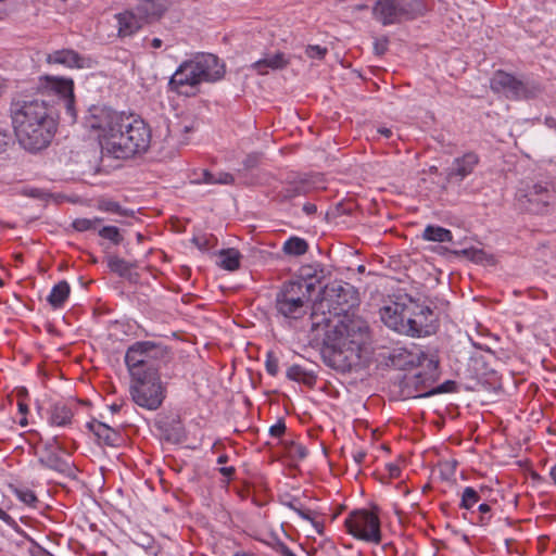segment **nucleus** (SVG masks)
Instances as JSON below:
<instances>
[{"instance_id":"nucleus-1","label":"nucleus","mask_w":556,"mask_h":556,"mask_svg":"<svg viewBox=\"0 0 556 556\" xmlns=\"http://www.w3.org/2000/svg\"><path fill=\"white\" fill-rule=\"evenodd\" d=\"M323 301L330 314L343 318L332 324L325 316L312 314L309 343L321 345L323 359L329 367L341 372L361 369L365 364L369 328L364 320L349 317L359 303L356 289L342 280L332 281L323 288Z\"/></svg>"},{"instance_id":"nucleus-2","label":"nucleus","mask_w":556,"mask_h":556,"mask_svg":"<svg viewBox=\"0 0 556 556\" xmlns=\"http://www.w3.org/2000/svg\"><path fill=\"white\" fill-rule=\"evenodd\" d=\"M10 115L20 144L29 152L50 146L58 130L55 111L47 99L18 93L10 104Z\"/></svg>"},{"instance_id":"nucleus-3","label":"nucleus","mask_w":556,"mask_h":556,"mask_svg":"<svg viewBox=\"0 0 556 556\" xmlns=\"http://www.w3.org/2000/svg\"><path fill=\"white\" fill-rule=\"evenodd\" d=\"M380 317L390 329L412 338L428 337L439 329L434 311L406 293L381 307Z\"/></svg>"},{"instance_id":"nucleus-4","label":"nucleus","mask_w":556,"mask_h":556,"mask_svg":"<svg viewBox=\"0 0 556 556\" xmlns=\"http://www.w3.org/2000/svg\"><path fill=\"white\" fill-rule=\"evenodd\" d=\"M225 75L224 64L211 53L198 54L177 67L168 81V89L186 97L195 96L202 83H214Z\"/></svg>"},{"instance_id":"nucleus-5","label":"nucleus","mask_w":556,"mask_h":556,"mask_svg":"<svg viewBox=\"0 0 556 556\" xmlns=\"http://www.w3.org/2000/svg\"><path fill=\"white\" fill-rule=\"evenodd\" d=\"M118 119L114 134H111L103 144V151L121 160L146 153L152 139L149 124L139 116L123 113Z\"/></svg>"},{"instance_id":"nucleus-6","label":"nucleus","mask_w":556,"mask_h":556,"mask_svg":"<svg viewBox=\"0 0 556 556\" xmlns=\"http://www.w3.org/2000/svg\"><path fill=\"white\" fill-rule=\"evenodd\" d=\"M170 358L167 346L152 341H137L128 346L125 364L130 376L148 375L149 371H160L161 363Z\"/></svg>"},{"instance_id":"nucleus-7","label":"nucleus","mask_w":556,"mask_h":556,"mask_svg":"<svg viewBox=\"0 0 556 556\" xmlns=\"http://www.w3.org/2000/svg\"><path fill=\"white\" fill-rule=\"evenodd\" d=\"M313 285L305 281H285L276 293L275 308L287 319H300L309 309Z\"/></svg>"},{"instance_id":"nucleus-8","label":"nucleus","mask_w":556,"mask_h":556,"mask_svg":"<svg viewBox=\"0 0 556 556\" xmlns=\"http://www.w3.org/2000/svg\"><path fill=\"white\" fill-rule=\"evenodd\" d=\"M130 379L129 393L138 406L155 410L162 405L165 389L160 372L149 371L148 375H140V377L130 376Z\"/></svg>"},{"instance_id":"nucleus-9","label":"nucleus","mask_w":556,"mask_h":556,"mask_svg":"<svg viewBox=\"0 0 556 556\" xmlns=\"http://www.w3.org/2000/svg\"><path fill=\"white\" fill-rule=\"evenodd\" d=\"M346 531L355 539L379 544L381 542L380 519L375 511L356 509L344 521Z\"/></svg>"},{"instance_id":"nucleus-10","label":"nucleus","mask_w":556,"mask_h":556,"mask_svg":"<svg viewBox=\"0 0 556 556\" xmlns=\"http://www.w3.org/2000/svg\"><path fill=\"white\" fill-rule=\"evenodd\" d=\"M490 86L494 92H502L507 98L514 100L530 99L535 97L536 93L535 88H530L527 84L515 77L513 74L502 70H498L493 74L490 80Z\"/></svg>"},{"instance_id":"nucleus-11","label":"nucleus","mask_w":556,"mask_h":556,"mask_svg":"<svg viewBox=\"0 0 556 556\" xmlns=\"http://www.w3.org/2000/svg\"><path fill=\"white\" fill-rule=\"evenodd\" d=\"M523 204L530 213L543 214L555 202L556 192L551 182H534L521 190Z\"/></svg>"},{"instance_id":"nucleus-12","label":"nucleus","mask_w":556,"mask_h":556,"mask_svg":"<svg viewBox=\"0 0 556 556\" xmlns=\"http://www.w3.org/2000/svg\"><path fill=\"white\" fill-rule=\"evenodd\" d=\"M74 91V81L72 78L56 77V76H41L37 91L31 94L33 97H46L54 96L58 100L62 101L68 96H72Z\"/></svg>"},{"instance_id":"nucleus-13","label":"nucleus","mask_w":556,"mask_h":556,"mask_svg":"<svg viewBox=\"0 0 556 556\" xmlns=\"http://www.w3.org/2000/svg\"><path fill=\"white\" fill-rule=\"evenodd\" d=\"M121 115L122 113L100 109L86 118V126L91 130L99 131L98 137L102 148L106 143L108 137L114 134Z\"/></svg>"},{"instance_id":"nucleus-14","label":"nucleus","mask_w":556,"mask_h":556,"mask_svg":"<svg viewBox=\"0 0 556 556\" xmlns=\"http://www.w3.org/2000/svg\"><path fill=\"white\" fill-rule=\"evenodd\" d=\"M61 452L56 451V448H50V445L42 447L38 454V463L41 467L63 477L74 478L75 466L67 457H63Z\"/></svg>"},{"instance_id":"nucleus-15","label":"nucleus","mask_w":556,"mask_h":556,"mask_svg":"<svg viewBox=\"0 0 556 556\" xmlns=\"http://www.w3.org/2000/svg\"><path fill=\"white\" fill-rule=\"evenodd\" d=\"M46 62L63 65L67 68H90L92 64L90 58L80 55L73 49L55 50L47 55Z\"/></svg>"},{"instance_id":"nucleus-16","label":"nucleus","mask_w":556,"mask_h":556,"mask_svg":"<svg viewBox=\"0 0 556 556\" xmlns=\"http://www.w3.org/2000/svg\"><path fill=\"white\" fill-rule=\"evenodd\" d=\"M399 7V0H376L372 15L382 25L400 24L404 22Z\"/></svg>"},{"instance_id":"nucleus-17","label":"nucleus","mask_w":556,"mask_h":556,"mask_svg":"<svg viewBox=\"0 0 556 556\" xmlns=\"http://www.w3.org/2000/svg\"><path fill=\"white\" fill-rule=\"evenodd\" d=\"M479 163V156L475 152H467L460 157H456L452 166L447 169L446 178L448 181L454 179L462 181L470 175Z\"/></svg>"},{"instance_id":"nucleus-18","label":"nucleus","mask_w":556,"mask_h":556,"mask_svg":"<svg viewBox=\"0 0 556 556\" xmlns=\"http://www.w3.org/2000/svg\"><path fill=\"white\" fill-rule=\"evenodd\" d=\"M168 8V0H139L136 10L142 21L151 23L159 21Z\"/></svg>"},{"instance_id":"nucleus-19","label":"nucleus","mask_w":556,"mask_h":556,"mask_svg":"<svg viewBox=\"0 0 556 556\" xmlns=\"http://www.w3.org/2000/svg\"><path fill=\"white\" fill-rule=\"evenodd\" d=\"M87 428L97 437L100 444L118 446L123 441L121 433L116 429L102 421L93 419L87 424Z\"/></svg>"},{"instance_id":"nucleus-20","label":"nucleus","mask_w":556,"mask_h":556,"mask_svg":"<svg viewBox=\"0 0 556 556\" xmlns=\"http://www.w3.org/2000/svg\"><path fill=\"white\" fill-rule=\"evenodd\" d=\"M157 428L162 431L166 441L178 444L186 440L185 427L179 416H173L157 422Z\"/></svg>"},{"instance_id":"nucleus-21","label":"nucleus","mask_w":556,"mask_h":556,"mask_svg":"<svg viewBox=\"0 0 556 556\" xmlns=\"http://www.w3.org/2000/svg\"><path fill=\"white\" fill-rule=\"evenodd\" d=\"M48 422L54 427H67L72 425L74 417L73 406L65 402H56L49 408Z\"/></svg>"},{"instance_id":"nucleus-22","label":"nucleus","mask_w":556,"mask_h":556,"mask_svg":"<svg viewBox=\"0 0 556 556\" xmlns=\"http://www.w3.org/2000/svg\"><path fill=\"white\" fill-rule=\"evenodd\" d=\"M118 37L132 36L142 27V18L132 11H124L115 15Z\"/></svg>"},{"instance_id":"nucleus-23","label":"nucleus","mask_w":556,"mask_h":556,"mask_svg":"<svg viewBox=\"0 0 556 556\" xmlns=\"http://www.w3.org/2000/svg\"><path fill=\"white\" fill-rule=\"evenodd\" d=\"M289 63L290 61L286 58L283 52H277L271 56H266L253 62L250 67L258 75H266L269 70H283L289 65Z\"/></svg>"},{"instance_id":"nucleus-24","label":"nucleus","mask_w":556,"mask_h":556,"mask_svg":"<svg viewBox=\"0 0 556 556\" xmlns=\"http://www.w3.org/2000/svg\"><path fill=\"white\" fill-rule=\"evenodd\" d=\"M401 14L405 21H413L422 16L428 11L427 4L424 0H399Z\"/></svg>"},{"instance_id":"nucleus-25","label":"nucleus","mask_w":556,"mask_h":556,"mask_svg":"<svg viewBox=\"0 0 556 556\" xmlns=\"http://www.w3.org/2000/svg\"><path fill=\"white\" fill-rule=\"evenodd\" d=\"M308 189L307 184L304 181L291 182L282 187L281 190L276 193L275 199L280 203L288 202L294 198L305 195Z\"/></svg>"},{"instance_id":"nucleus-26","label":"nucleus","mask_w":556,"mask_h":556,"mask_svg":"<svg viewBox=\"0 0 556 556\" xmlns=\"http://www.w3.org/2000/svg\"><path fill=\"white\" fill-rule=\"evenodd\" d=\"M108 267L112 273L117 274L119 277L127 278L130 281L137 280L139 277L138 274L132 275L130 273V269L136 267V263L127 262L116 255H111L108 257Z\"/></svg>"},{"instance_id":"nucleus-27","label":"nucleus","mask_w":556,"mask_h":556,"mask_svg":"<svg viewBox=\"0 0 556 556\" xmlns=\"http://www.w3.org/2000/svg\"><path fill=\"white\" fill-rule=\"evenodd\" d=\"M286 376L289 380L303 383L309 388L315 386L317 379L313 371H308L296 364L288 368Z\"/></svg>"},{"instance_id":"nucleus-28","label":"nucleus","mask_w":556,"mask_h":556,"mask_svg":"<svg viewBox=\"0 0 556 556\" xmlns=\"http://www.w3.org/2000/svg\"><path fill=\"white\" fill-rule=\"evenodd\" d=\"M421 238L426 241L432 242H451L453 240V235L450 229H446L437 225H428L421 235Z\"/></svg>"},{"instance_id":"nucleus-29","label":"nucleus","mask_w":556,"mask_h":556,"mask_svg":"<svg viewBox=\"0 0 556 556\" xmlns=\"http://www.w3.org/2000/svg\"><path fill=\"white\" fill-rule=\"evenodd\" d=\"M70 291H71V288H70L68 282L65 280H62V281L58 282L55 286H53L50 294L47 298V301L49 302V304L52 307L59 308L64 304V302L68 298Z\"/></svg>"},{"instance_id":"nucleus-30","label":"nucleus","mask_w":556,"mask_h":556,"mask_svg":"<svg viewBox=\"0 0 556 556\" xmlns=\"http://www.w3.org/2000/svg\"><path fill=\"white\" fill-rule=\"evenodd\" d=\"M308 250V243L305 239L300 237H290L287 241H285L282 251L286 255L289 256H301L305 254Z\"/></svg>"},{"instance_id":"nucleus-31","label":"nucleus","mask_w":556,"mask_h":556,"mask_svg":"<svg viewBox=\"0 0 556 556\" xmlns=\"http://www.w3.org/2000/svg\"><path fill=\"white\" fill-rule=\"evenodd\" d=\"M219 266L226 270L233 271L240 267V253L235 249L222 250L219 253Z\"/></svg>"},{"instance_id":"nucleus-32","label":"nucleus","mask_w":556,"mask_h":556,"mask_svg":"<svg viewBox=\"0 0 556 556\" xmlns=\"http://www.w3.org/2000/svg\"><path fill=\"white\" fill-rule=\"evenodd\" d=\"M453 253L456 255H463L477 264H483L484 262H490L492 260L491 255L486 254L483 250L476 248L463 249L460 251H454Z\"/></svg>"},{"instance_id":"nucleus-33","label":"nucleus","mask_w":556,"mask_h":556,"mask_svg":"<svg viewBox=\"0 0 556 556\" xmlns=\"http://www.w3.org/2000/svg\"><path fill=\"white\" fill-rule=\"evenodd\" d=\"M98 208L103 212L117 214L121 216L134 215L132 211L125 210L116 201L102 199L98 202Z\"/></svg>"},{"instance_id":"nucleus-34","label":"nucleus","mask_w":556,"mask_h":556,"mask_svg":"<svg viewBox=\"0 0 556 556\" xmlns=\"http://www.w3.org/2000/svg\"><path fill=\"white\" fill-rule=\"evenodd\" d=\"M481 500L480 494L471 486H466L462 494L459 507L470 510Z\"/></svg>"},{"instance_id":"nucleus-35","label":"nucleus","mask_w":556,"mask_h":556,"mask_svg":"<svg viewBox=\"0 0 556 556\" xmlns=\"http://www.w3.org/2000/svg\"><path fill=\"white\" fill-rule=\"evenodd\" d=\"M292 281L312 282L314 292L316 283L320 282V277L318 276V270L313 266H303L300 269V276L296 279H293Z\"/></svg>"},{"instance_id":"nucleus-36","label":"nucleus","mask_w":556,"mask_h":556,"mask_svg":"<svg viewBox=\"0 0 556 556\" xmlns=\"http://www.w3.org/2000/svg\"><path fill=\"white\" fill-rule=\"evenodd\" d=\"M99 236L103 239L110 240L113 244L118 245L123 242V236L119 229L115 226H104L99 230Z\"/></svg>"},{"instance_id":"nucleus-37","label":"nucleus","mask_w":556,"mask_h":556,"mask_svg":"<svg viewBox=\"0 0 556 556\" xmlns=\"http://www.w3.org/2000/svg\"><path fill=\"white\" fill-rule=\"evenodd\" d=\"M456 389H457V384L455 381L446 380L443 383H441L440 386H438L435 388H431L428 391L421 390V393H419L418 396H431V395L439 394V393H448V392L456 391Z\"/></svg>"},{"instance_id":"nucleus-38","label":"nucleus","mask_w":556,"mask_h":556,"mask_svg":"<svg viewBox=\"0 0 556 556\" xmlns=\"http://www.w3.org/2000/svg\"><path fill=\"white\" fill-rule=\"evenodd\" d=\"M103 219L100 218V217H94L92 219L90 218H76L72 226L75 230L77 231H87V230H91V229H94L96 226L100 223H102Z\"/></svg>"},{"instance_id":"nucleus-39","label":"nucleus","mask_w":556,"mask_h":556,"mask_svg":"<svg viewBox=\"0 0 556 556\" xmlns=\"http://www.w3.org/2000/svg\"><path fill=\"white\" fill-rule=\"evenodd\" d=\"M287 453L289 457L296 460L304 459L308 454L307 448L303 444L293 441L287 444Z\"/></svg>"},{"instance_id":"nucleus-40","label":"nucleus","mask_w":556,"mask_h":556,"mask_svg":"<svg viewBox=\"0 0 556 556\" xmlns=\"http://www.w3.org/2000/svg\"><path fill=\"white\" fill-rule=\"evenodd\" d=\"M15 495L20 501L25 503L28 506H35V504L38 502V498L34 491L26 489V488H16L14 490Z\"/></svg>"},{"instance_id":"nucleus-41","label":"nucleus","mask_w":556,"mask_h":556,"mask_svg":"<svg viewBox=\"0 0 556 556\" xmlns=\"http://www.w3.org/2000/svg\"><path fill=\"white\" fill-rule=\"evenodd\" d=\"M410 387H414L416 391L415 394L408 392V395L412 397H419L418 394L421 393V390H429L425 386V380L421 374H416L412 379H409V381L406 382V388L409 389Z\"/></svg>"},{"instance_id":"nucleus-42","label":"nucleus","mask_w":556,"mask_h":556,"mask_svg":"<svg viewBox=\"0 0 556 556\" xmlns=\"http://www.w3.org/2000/svg\"><path fill=\"white\" fill-rule=\"evenodd\" d=\"M65 109V114L68 116L70 123H75L77 118V112L75 108V96L74 91L72 96L66 97L62 100Z\"/></svg>"},{"instance_id":"nucleus-43","label":"nucleus","mask_w":556,"mask_h":556,"mask_svg":"<svg viewBox=\"0 0 556 556\" xmlns=\"http://www.w3.org/2000/svg\"><path fill=\"white\" fill-rule=\"evenodd\" d=\"M456 465L457 463L455 460H445L440 463L439 470L441 478L443 480H450L455 473Z\"/></svg>"},{"instance_id":"nucleus-44","label":"nucleus","mask_w":556,"mask_h":556,"mask_svg":"<svg viewBox=\"0 0 556 556\" xmlns=\"http://www.w3.org/2000/svg\"><path fill=\"white\" fill-rule=\"evenodd\" d=\"M327 48L320 47L318 45H309L307 46L305 53L311 59L323 60L327 54Z\"/></svg>"},{"instance_id":"nucleus-45","label":"nucleus","mask_w":556,"mask_h":556,"mask_svg":"<svg viewBox=\"0 0 556 556\" xmlns=\"http://www.w3.org/2000/svg\"><path fill=\"white\" fill-rule=\"evenodd\" d=\"M262 156L263 154L260 152H253L248 154L243 160L244 169L255 168L261 163Z\"/></svg>"},{"instance_id":"nucleus-46","label":"nucleus","mask_w":556,"mask_h":556,"mask_svg":"<svg viewBox=\"0 0 556 556\" xmlns=\"http://www.w3.org/2000/svg\"><path fill=\"white\" fill-rule=\"evenodd\" d=\"M265 367H266V371L270 376H276L278 374V370H279L278 358L271 352H269L267 354Z\"/></svg>"},{"instance_id":"nucleus-47","label":"nucleus","mask_w":556,"mask_h":556,"mask_svg":"<svg viewBox=\"0 0 556 556\" xmlns=\"http://www.w3.org/2000/svg\"><path fill=\"white\" fill-rule=\"evenodd\" d=\"M478 510L480 513L479 525H481V526L489 525V522L491 520V515H489V513L491 511V506L486 503H482L479 505Z\"/></svg>"},{"instance_id":"nucleus-48","label":"nucleus","mask_w":556,"mask_h":556,"mask_svg":"<svg viewBox=\"0 0 556 556\" xmlns=\"http://www.w3.org/2000/svg\"><path fill=\"white\" fill-rule=\"evenodd\" d=\"M286 432V424L282 419L278 420L277 424L273 425L269 428V433L271 437L280 438Z\"/></svg>"},{"instance_id":"nucleus-49","label":"nucleus","mask_w":556,"mask_h":556,"mask_svg":"<svg viewBox=\"0 0 556 556\" xmlns=\"http://www.w3.org/2000/svg\"><path fill=\"white\" fill-rule=\"evenodd\" d=\"M388 43H389V41L387 38L377 39L374 43V49H375L376 54H378V55L384 54L386 51L388 50Z\"/></svg>"},{"instance_id":"nucleus-50","label":"nucleus","mask_w":556,"mask_h":556,"mask_svg":"<svg viewBox=\"0 0 556 556\" xmlns=\"http://www.w3.org/2000/svg\"><path fill=\"white\" fill-rule=\"evenodd\" d=\"M11 141V135L8 130L0 129V153L7 150Z\"/></svg>"},{"instance_id":"nucleus-51","label":"nucleus","mask_w":556,"mask_h":556,"mask_svg":"<svg viewBox=\"0 0 556 556\" xmlns=\"http://www.w3.org/2000/svg\"><path fill=\"white\" fill-rule=\"evenodd\" d=\"M275 551L281 556H289L292 553V551L282 542L277 543Z\"/></svg>"},{"instance_id":"nucleus-52","label":"nucleus","mask_w":556,"mask_h":556,"mask_svg":"<svg viewBox=\"0 0 556 556\" xmlns=\"http://www.w3.org/2000/svg\"><path fill=\"white\" fill-rule=\"evenodd\" d=\"M387 470L391 478H399L401 475V469L396 464H388Z\"/></svg>"},{"instance_id":"nucleus-53","label":"nucleus","mask_w":556,"mask_h":556,"mask_svg":"<svg viewBox=\"0 0 556 556\" xmlns=\"http://www.w3.org/2000/svg\"><path fill=\"white\" fill-rule=\"evenodd\" d=\"M48 445H50V448H56V451H64L63 446L58 441V437H53L52 439L46 441L42 447H47Z\"/></svg>"},{"instance_id":"nucleus-54","label":"nucleus","mask_w":556,"mask_h":556,"mask_svg":"<svg viewBox=\"0 0 556 556\" xmlns=\"http://www.w3.org/2000/svg\"><path fill=\"white\" fill-rule=\"evenodd\" d=\"M216 180H217V184L229 185V184H232L235 179L231 174L222 173V174H219V177Z\"/></svg>"},{"instance_id":"nucleus-55","label":"nucleus","mask_w":556,"mask_h":556,"mask_svg":"<svg viewBox=\"0 0 556 556\" xmlns=\"http://www.w3.org/2000/svg\"><path fill=\"white\" fill-rule=\"evenodd\" d=\"M302 519L304 520H307V521H313L314 517H313V513L308 509H303L302 507L298 510L296 513Z\"/></svg>"},{"instance_id":"nucleus-56","label":"nucleus","mask_w":556,"mask_h":556,"mask_svg":"<svg viewBox=\"0 0 556 556\" xmlns=\"http://www.w3.org/2000/svg\"><path fill=\"white\" fill-rule=\"evenodd\" d=\"M202 181L205 182V184H217L216 178L208 170H203V173H202Z\"/></svg>"},{"instance_id":"nucleus-57","label":"nucleus","mask_w":556,"mask_h":556,"mask_svg":"<svg viewBox=\"0 0 556 556\" xmlns=\"http://www.w3.org/2000/svg\"><path fill=\"white\" fill-rule=\"evenodd\" d=\"M306 215H314L317 212V206L314 203H305L302 207Z\"/></svg>"},{"instance_id":"nucleus-58","label":"nucleus","mask_w":556,"mask_h":556,"mask_svg":"<svg viewBox=\"0 0 556 556\" xmlns=\"http://www.w3.org/2000/svg\"><path fill=\"white\" fill-rule=\"evenodd\" d=\"M283 505H286L287 507H289L290 509H292L295 513H298V510L301 508V506L299 505V500L295 497H293L292 500H290L288 502H283Z\"/></svg>"},{"instance_id":"nucleus-59","label":"nucleus","mask_w":556,"mask_h":556,"mask_svg":"<svg viewBox=\"0 0 556 556\" xmlns=\"http://www.w3.org/2000/svg\"><path fill=\"white\" fill-rule=\"evenodd\" d=\"M219 472L226 477L227 479H231V477L235 475V468L233 467H220Z\"/></svg>"},{"instance_id":"nucleus-60","label":"nucleus","mask_w":556,"mask_h":556,"mask_svg":"<svg viewBox=\"0 0 556 556\" xmlns=\"http://www.w3.org/2000/svg\"><path fill=\"white\" fill-rule=\"evenodd\" d=\"M366 457V452L357 451L353 454V459L357 465H361Z\"/></svg>"},{"instance_id":"nucleus-61","label":"nucleus","mask_w":556,"mask_h":556,"mask_svg":"<svg viewBox=\"0 0 556 556\" xmlns=\"http://www.w3.org/2000/svg\"><path fill=\"white\" fill-rule=\"evenodd\" d=\"M123 407H124V402H122L119 404L118 403H113L112 405L109 406V408H110L112 414L119 413Z\"/></svg>"},{"instance_id":"nucleus-62","label":"nucleus","mask_w":556,"mask_h":556,"mask_svg":"<svg viewBox=\"0 0 556 556\" xmlns=\"http://www.w3.org/2000/svg\"><path fill=\"white\" fill-rule=\"evenodd\" d=\"M311 523L316 529L318 534H320V535L324 534V525H323V522L316 521L315 518H314L313 521H311Z\"/></svg>"},{"instance_id":"nucleus-63","label":"nucleus","mask_w":556,"mask_h":556,"mask_svg":"<svg viewBox=\"0 0 556 556\" xmlns=\"http://www.w3.org/2000/svg\"><path fill=\"white\" fill-rule=\"evenodd\" d=\"M378 132L386 138H390L392 136V130L387 127L378 128Z\"/></svg>"},{"instance_id":"nucleus-64","label":"nucleus","mask_w":556,"mask_h":556,"mask_svg":"<svg viewBox=\"0 0 556 556\" xmlns=\"http://www.w3.org/2000/svg\"><path fill=\"white\" fill-rule=\"evenodd\" d=\"M18 406V412L22 414V415H26L28 413V405L24 402H18L17 404Z\"/></svg>"}]
</instances>
